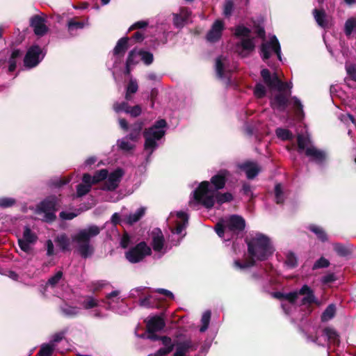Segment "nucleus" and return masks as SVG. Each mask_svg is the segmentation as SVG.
Listing matches in <instances>:
<instances>
[{"instance_id":"nucleus-31","label":"nucleus","mask_w":356,"mask_h":356,"mask_svg":"<svg viewBox=\"0 0 356 356\" xmlns=\"http://www.w3.org/2000/svg\"><path fill=\"white\" fill-rule=\"evenodd\" d=\"M227 60L223 57H219L216 59V70L217 76L220 79H225L229 76V72L225 69Z\"/></svg>"},{"instance_id":"nucleus-11","label":"nucleus","mask_w":356,"mask_h":356,"mask_svg":"<svg viewBox=\"0 0 356 356\" xmlns=\"http://www.w3.org/2000/svg\"><path fill=\"white\" fill-rule=\"evenodd\" d=\"M151 252V248L145 242H140L134 248L128 250L125 257L129 262L137 263L147 255H149Z\"/></svg>"},{"instance_id":"nucleus-51","label":"nucleus","mask_w":356,"mask_h":356,"mask_svg":"<svg viewBox=\"0 0 356 356\" xmlns=\"http://www.w3.org/2000/svg\"><path fill=\"white\" fill-rule=\"evenodd\" d=\"M15 203L14 199L10 197H1L0 198V207L7 208L12 207Z\"/></svg>"},{"instance_id":"nucleus-13","label":"nucleus","mask_w":356,"mask_h":356,"mask_svg":"<svg viewBox=\"0 0 356 356\" xmlns=\"http://www.w3.org/2000/svg\"><path fill=\"white\" fill-rule=\"evenodd\" d=\"M188 215L182 211L170 213L168 218L169 224H175V227L172 229L173 234L177 235L182 234V232L186 228L188 223Z\"/></svg>"},{"instance_id":"nucleus-43","label":"nucleus","mask_w":356,"mask_h":356,"mask_svg":"<svg viewBox=\"0 0 356 356\" xmlns=\"http://www.w3.org/2000/svg\"><path fill=\"white\" fill-rule=\"evenodd\" d=\"M276 135L279 138L282 140H291L293 138V134L286 129L278 128L276 129Z\"/></svg>"},{"instance_id":"nucleus-32","label":"nucleus","mask_w":356,"mask_h":356,"mask_svg":"<svg viewBox=\"0 0 356 356\" xmlns=\"http://www.w3.org/2000/svg\"><path fill=\"white\" fill-rule=\"evenodd\" d=\"M192 343L189 340L177 343L175 345V352L173 356H186L188 350L192 348Z\"/></svg>"},{"instance_id":"nucleus-27","label":"nucleus","mask_w":356,"mask_h":356,"mask_svg":"<svg viewBox=\"0 0 356 356\" xmlns=\"http://www.w3.org/2000/svg\"><path fill=\"white\" fill-rule=\"evenodd\" d=\"M191 15V12L185 8L180 9V12L178 14H174V24L177 27H182L187 23Z\"/></svg>"},{"instance_id":"nucleus-61","label":"nucleus","mask_w":356,"mask_h":356,"mask_svg":"<svg viewBox=\"0 0 356 356\" xmlns=\"http://www.w3.org/2000/svg\"><path fill=\"white\" fill-rule=\"evenodd\" d=\"M346 70L351 79L356 81V67L354 65H347Z\"/></svg>"},{"instance_id":"nucleus-3","label":"nucleus","mask_w":356,"mask_h":356,"mask_svg":"<svg viewBox=\"0 0 356 356\" xmlns=\"http://www.w3.org/2000/svg\"><path fill=\"white\" fill-rule=\"evenodd\" d=\"M100 231V227L92 225L78 230L72 236V241L76 244L77 251L82 257L87 258L92 254L94 248L90 241L97 236Z\"/></svg>"},{"instance_id":"nucleus-22","label":"nucleus","mask_w":356,"mask_h":356,"mask_svg":"<svg viewBox=\"0 0 356 356\" xmlns=\"http://www.w3.org/2000/svg\"><path fill=\"white\" fill-rule=\"evenodd\" d=\"M229 175V172L226 170H220L216 175L211 177V183L214 186L213 190L218 191L224 188L226 180Z\"/></svg>"},{"instance_id":"nucleus-24","label":"nucleus","mask_w":356,"mask_h":356,"mask_svg":"<svg viewBox=\"0 0 356 356\" xmlns=\"http://www.w3.org/2000/svg\"><path fill=\"white\" fill-rule=\"evenodd\" d=\"M163 347L161 348L154 355L149 356H164L170 353L175 346L176 343H173L172 339L168 337H162L160 338Z\"/></svg>"},{"instance_id":"nucleus-10","label":"nucleus","mask_w":356,"mask_h":356,"mask_svg":"<svg viewBox=\"0 0 356 356\" xmlns=\"http://www.w3.org/2000/svg\"><path fill=\"white\" fill-rule=\"evenodd\" d=\"M261 74L265 83L270 89H275L279 92H284L286 89L290 90L292 88L291 83L282 82L279 79L277 73H274L273 75H271L269 70L267 69L262 70Z\"/></svg>"},{"instance_id":"nucleus-39","label":"nucleus","mask_w":356,"mask_h":356,"mask_svg":"<svg viewBox=\"0 0 356 356\" xmlns=\"http://www.w3.org/2000/svg\"><path fill=\"white\" fill-rule=\"evenodd\" d=\"M108 176L107 170L103 169L97 171L93 177H91L90 183L91 184H97L102 180H104Z\"/></svg>"},{"instance_id":"nucleus-44","label":"nucleus","mask_w":356,"mask_h":356,"mask_svg":"<svg viewBox=\"0 0 356 356\" xmlns=\"http://www.w3.org/2000/svg\"><path fill=\"white\" fill-rule=\"evenodd\" d=\"M210 318H211V312L209 311H206L205 312H204V314H202V319H201L202 325L201 326V327L200 329V331L201 332H205L207 330V329L208 328Z\"/></svg>"},{"instance_id":"nucleus-35","label":"nucleus","mask_w":356,"mask_h":356,"mask_svg":"<svg viewBox=\"0 0 356 356\" xmlns=\"http://www.w3.org/2000/svg\"><path fill=\"white\" fill-rule=\"evenodd\" d=\"M130 140L128 137H125L121 140H118V146L119 148L124 152H129L133 149L135 147V145Z\"/></svg>"},{"instance_id":"nucleus-2","label":"nucleus","mask_w":356,"mask_h":356,"mask_svg":"<svg viewBox=\"0 0 356 356\" xmlns=\"http://www.w3.org/2000/svg\"><path fill=\"white\" fill-rule=\"evenodd\" d=\"M248 252L251 259L244 264L239 261H234V266L239 269H244L254 265V259L265 260L271 255L274 251L269 238L261 234H256L248 241Z\"/></svg>"},{"instance_id":"nucleus-41","label":"nucleus","mask_w":356,"mask_h":356,"mask_svg":"<svg viewBox=\"0 0 356 356\" xmlns=\"http://www.w3.org/2000/svg\"><path fill=\"white\" fill-rule=\"evenodd\" d=\"M138 88V83L136 80L131 79L127 88V92L125 98L126 99L129 100L131 99V95L134 94L137 92Z\"/></svg>"},{"instance_id":"nucleus-29","label":"nucleus","mask_w":356,"mask_h":356,"mask_svg":"<svg viewBox=\"0 0 356 356\" xmlns=\"http://www.w3.org/2000/svg\"><path fill=\"white\" fill-rule=\"evenodd\" d=\"M83 307L86 309H92L95 308V310L92 312V315L95 317H102L103 314L99 310V302L98 301L92 298V296H88L86 300L82 302Z\"/></svg>"},{"instance_id":"nucleus-20","label":"nucleus","mask_w":356,"mask_h":356,"mask_svg":"<svg viewBox=\"0 0 356 356\" xmlns=\"http://www.w3.org/2000/svg\"><path fill=\"white\" fill-rule=\"evenodd\" d=\"M123 172L122 170L118 169L110 175L108 174L106 180L103 187L104 190L113 191L118 186L120 181L121 177H122Z\"/></svg>"},{"instance_id":"nucleus-58","label":"nucleus","mask_w":356,"mask_h":356,"mask_svg":"<svg viewBox=\"0 0 356 356\" xmlns=\"http://www.w3.org/2000/svg\"><path fill=\"white\" fill-rule=\"evenodd\" d=\"M328 265H329V261L326 259L322 257L314 264L313 268L314 269L319 268H325V267L328 266Z\"/></svg>"},{"instance_id":"nucleus-18","label":"nucleus","mask_w":356,"mask_h":356,"mask_svg":"<svg viewBox=\"0 0 356 356\" xmlns=\"http://www.w3.org/2000/svg\"><path fill=\"white\" fill-rule=\"evenodd\" d=\"M147 327L149 334L148 338L152 340L158 339L154 332L161 330L165 327V322L161 316H154L150 318L147 323Z\"/></svg>"},{"instance_id":"nucleus-26","label":"nucleus","mask_w":356,"mask_h":356,"mask_svg":"<svg viewBox=\"0 0 356 356\" xmlns=\"http://www.w3.org/2000/svg\"><path fill=\"white\" fill-rule=\"evenodd\" d=\"M239 168L245 171L248 179L254 178L260 172L261 168L254 162L248 161L239 165Z\"/></svg>"},{"instance_id":"nucleus-60","label":"nucleus","mask_w":356,"mask_h":356,"mask_svg":"<svg viewBox=\"0 0 356 356\" xmlns=\"http://www.w3.org/2000/svg\"><path fill=\"white\" fill-rule=\"evenodd\" d=\"M77 216V213L74 212L62 211L60 213V217L64 220H72Z\"/></svg>"},{"instance_id":"nucleus-36","label":"nucleus","mask_w":356,"mask_h":356,"mask_svg":"<svg viewBox=\"0 0 356 356\" xmlns=\"http://www.w3.org/2000/svg\"><path fill=\"white\" fill-rule=\"evenodd\" d=\"M62 312L64 315L73 317L80 314L81 309L77 307L70 306L65 305L61 308Z\"/></svg>"},{"instance_id":"nucleus-5","label":"nucleus","mask_w":356,"mask_h":356,"mask_svg":"<svg viewBox=\"0 0 356 356\" xmlns=\"http://www.w3.org/2000/svg\"><path fill=\"white\" fill-rule=\"evenodd\" d=\"M302 296L301 302L303 305L310 304L315 301V297L312 291L307 285L303 286L298 292H293L286 295L276 293L274 296L282 298V307L286 314H289L290 309L297 303L300 296Z\"/></svg>"},{"instance_id":"nucleus-21","label":"nucleus","mask_w":356,"mask_h":356,"mask_svg":"<svg viewBox=\"0 0 356 356\" xmlns=\"http://www.w3.org/2000/svg\"><path fill=\"white\" fill-rule=\"evenodd\" d=\"M224 28L225 25L222 20H216L207 35V40L211 42H215L218 41L221 38L222 32L224 30Z\"/></svg>"},{"instance_id":"nucleus-45","label":"nucleus","mask_w":356,"mask_h":356,"mask_svg":"<svg viewBox=\"0 0 356 356\" xmlns=\"http://www.w3.org/2000/svg\"><path fill=\"white\" fill-rule=\"evenodd\" d=\"M314 15L318 24L322 27H325L326 25V23L324 20L325 17V13L323 11L315 9L314 10Z\"/></svg>"},{"instance_id":"nucleus-55","label":"nucleus","mask_w":356,"mask_h":356,"mask_svg":"<svg viewBox=\"0 0 356 356\" xmlns=\"http://www.w3.org/2000/svg\"><path fill=\"white\" fill-rule=\"evenodd\" d=\"M84 23L81 22H76L74 20H70L68 22V29L70 31H72L74 29H82L84 27Z\"/></svg>"},{"instance_id":"nucleus-19","label":"nucleus","mask_w":356,"mask_h":356,"mask_svg":"<svg viewBox=\"0 0 356 356\" xmlns=\"http://www.w3.org/2000/svg\"><path fill=\"white\" fill-rule=\"evenodd\" d=\"M135 56L140 57V60H142L146 65H149L153 61V55L152 54L147 51H137L136 50H133L129 53L127 60L126 72L127 74L130 72V67L131 65L134 63L133 59Z\"/></svg>"},{"instance_id":"nucleus-63","label":"nucleus","mask_w":356,"mask_h":356,"mask_svg":"<svg viewBox=\"0 0 356 356\" xmlns=\"http://www.w3.org/2000/svg\"><path fill=\"white\" fill-rule=\"evenodd\" d=\"M63 338V333H58L53 336L52 339L51 341V344L53 346H56V343L59 341H62Z\"/></svg>"},{"instance_id":"nucleus-56","label":"nucleus","mask_w":356,"mask_h":356,"mask_svg":"<svg viewBox=\"0 0 356 356\" xmlns=\"http://www.w3.org/2000/svg\"><path fill=\"white\" fill-rule=\"evenodd\" d=\"M46 250H47V255L48 257H51L55 254V249L53 242L51 240H47L46 241Z\"/></svg>"},{"instance_id":"nucleus-7","label":"nucleus","mask_w":356,"mask_h":356,"mask_svg":"<svg viewBox=\"0 0 356 356\" xmlns=\"http://www.w3.org/2000/svg\"><path fill=\"white\" fill-rule=\"evenodd\" d=\"M298 145L299 150H305V154L309 157L312 161L321 163L325 159V153L313 146L308 136L299 134L298 136Z\"/></svg>"},{"instance_id":"nucleus-59","label":"nucleus","mask_w":356,"mask_h":356,"mask_svg":"<svg viewBox=\"0 0 356 356\" xmlns=\"http://www.w3.org/2000/svg\"><path fill=\"white\" fill-rule=\"evenodd\" d=\"M334 249L340 255H346L348 252V250L343 245L339 243L334 245Z\"/></svg>"},{"instance_id":"nucleus-12","label":"nucleus","mask_w":356,"mask_h":356,"mask_svg":"<svg viewBox=\"0 0 356 356\" xmlns=\"http://www.w3.org/2000/svg\"><path fill=\"white\" fill-rule=\"evenodd\" d=\"M261 52L263 60H266L270 58L273 54L277 56V58L282 60L281 47L276 36L273 35L269 40L264 42L261 47Z\"/></svg>"},{"instance_id":"nucleus-40","label":"nucleus","mask_w":356,"mask_h":356,"mask_svg":"<svg viewBox=\"0 0 356 356\" xmlns=\"http://www.w3.org/2000/svg\"><path fill=\"white\" fill-rule=\"evenodd\" d=\"M324 334L327 337L330 343H338L339 336L334 330L332 328H325L324 330Z\"/></svg>"},{"instance_id":"nucleus-64","label":"nucleus","mask_w":356,"mask_h":356,"mask_svg":"<svg viewBox=\"0 0 356 356\" xmlns=\"http://www.w3.org/2000/svg\"><path fill=\"white\" fill-rule=\"evenodd\" d=\"M129 241H130V238L128 236V234H124L120 241L121 246L124 248H126L129 245Z\"/></svg>"},{"instance_id":"nucleus-4","label":"nucleus","mask_w":356,"mask_h":356,"mask_svg":"<svg viewBox=\"0 0 356 356\" xmlns=\"http://www.w3.org/2000/svg\"><path fill=\"white\" fill-rule=\"evenodd\" d=\"M245 226V220L239 216L232 215L222 219L216 225V232L218 235L229 241L234 234L242 231Z\"/></svg>"},{"instance_id":"nucleus-17","label":"nucleus","mask_w":356,"mask_h":356,"mask_svg":"<svg viewBox=\"0 0 356 356\" xmlns=\"http://www.w3.org/2000/svg\"><path fill=\"white\" fill-rule=\"evenodd\" d=\"M37 241V236L29 227L24 229L23 236L19 238L18 243L19 248L26 253L31 250V245Z\"/></svg>"},{"instance_id":"nucleus-38","label":"nucleus","mask_w":356,"mask_h":356,"mask_svg":"<svg viewBox=\"0 0 356 356\" xmlns=\"http://www.w3.org/2000/svg\"><path fill=\"white\" fill-rule=\"evenodd\" d=\"M157 300V297L154 295H149V296L142 299L140 302V305L145 307H156L157 304L155 300Z\"/></svg>"},{"instance_id":"nucleus-25","label":"nucleus","mask_w":356,"mask_h":356,"mask_svg":"<svg viewBox=\"0 0 356 356\" xmlns=\"http://www.w3.org/2000/svg\"><path fill=\"white\" fill-rule=\"evenodd\" d=\"M288 97L282 93L275 95L270 99V104L274 110L284 111L288 104Z\"/></svg>"},{"instance_id":"nucleus-49","label":"nucleus","mask_w":356,"mask_h":356,"mask_svg":"<svg viewBox=\"0 0 356 356\" xmlns=\"http://www.w3.org/2000/svg\"><path fill=\"white\" fill-rule=\"evenodd\" d=\"M55 347L51 343L43 345L39 352L40 356H49L54 350Z\"/></svg>"},{"instance_id":"nucleus-15","label":"nucleus","mask_w":356,"mask_h":356,"mask_svg":"<svg viewBox=\"0 0 356 356\" xmlns=\"http://www.w3.org/2000/svg\"><path fill=\"white\" fill-rule=\"evenodd\" d=\"M44 53L38 45L31 47L25 56L24 65L26 67L31 68L35 67L44 58Z\"/></svg>"},{"instance_id":"nucleus-37","label":"nucleus","mask_w":356,"mask_h":356,"mask_svg":"<svg viewBox=\"0 0 356 356\" xmlns=\"http://www.w3.org/2000/svg\"><path fill=\"white\" fill-rule=\"evenodd\" d=\"M142 127V123H136L131 129V132L127 136L128 138H129L132 142H136L140 136Z\"/></svg>"},{"instance_id":"nucleus-9","label":"nucleus","mask_w":356,"mask_h":356,"mask_svg":"<svg viewBox=\"0 0 356 356\" xmlns=\"http://www.w3.org/2000/svg\"><path fill=\"white\" fill-rule=\"evenodd\" d=\"M59 207L57 198L49 197L38 206V211L39 214L42 215L44 220L51 222L56 218L55 211Z\"/></svg>"},{"instance_id":"nucleus-53","label":"nucleus","mask_w":356,"mask_h":356,"mask_svg":"<svg viewBox=\"0 0 356 356\" xmlns=\"http://www.w3.org/2000/svg\"><path fill=\"white\" fill-rule=\"evenodd\" d=\"M129 106L126 102L121 104L115 103L113 105V109L116 113L125 112L127 109H129Z\"/></svg>"},{"instance_id":"nucleus-54","label":"nucleus","mask_w":356,"mask_h":356,"mask_svg":"<svg viewBox=\"0 0 356 356\" xmlns=\"http://www.w3.org/2000/svg\"><path fill=\"white\" fill-rule=\"evenodd\" d=\"M254 92L257 97H258V98L263 97L266 93L265 87L262 84L258 83L255 86Z\"/></svg>"},{"instance_id":"nucleus-33","label":"nucleus","mask_w":356,"mask_h":356,"mask_svg":"<svg viewBox=\"0 0 356 356\" xmlns=\"http://www.w3.org/2000/svg\"><path fill=\"white\" fill-rule=\"evenodd\" d=\"M55 242L63 251H70L71 250V240L65 234L57 236Z\"/></svg>"},{"instance_id":"nucleus-46","label":"nucleus","mask_w":356,"mask_h":356,"mask_svg":"<svg viewBox=\"0 0 356 356\" xmlns=\"http://www.w3.org/2000/svg\"><path fill=\"white\" fill-rule=\"evenodd\" d=\"M309 229L314 232L321 241H324L327 239L326 234L321 227L316 225H311Z\"/></svg>"},{"instance_id":"nucleus-6","label":"nucleus","mask_w":356,"mask_h":356,"mask_svg":"<svg viewBox=\"0 0 356 356\" xmlns=\"http://www.w3.org/2000/svg\"><path fill=\"white\" fill-rule=\"evenodd\" d=\"M165 126V121L164 120H160L157 121L154 126L145 131V150L149 152V155H151L158 147V141L161 140L165 134L164 128Z\"/></svg>"},{"instance_id":"nucleus-47","label":"nucleus","mask_w":356,"mask_h":356,"mask_svg":"<svg viewBox=\"0 0 356 356\" xmlns=\"http://www.w3.org/2000/svg\"><path fill=\"white\" fill-rule=\"evenodd\" d=\"M285 264L289 268L296 267L297 266V258L296 255L292 252L287 253Z\"/></svg>"},{"instance_id":"nucleus-62","label":"nucleus","mask_w":356,"mask_h":356,"mask_svg":"<svg viewBox=\"0 0 356 356\" xmlns=\"http://www.w3.org/2000/svg\"><path fill=\"white\" fill-rule=\"evenodd\" d=\"M293 106L297 108L296 113L299 115L302 113V105L300 101L296 97L293 98Z\"/></svg>"},{"instance_id":"nucleus-42","label":"nucleus","mask_w":356,"mask_h":356,"mask_svg":"<svg viewBox=\"0 0 356 356\" xmlns=\"http://www.w3.org/2000/svg\"><path fill=\"white\" fill-rule=\"evenodd\" d=\"M335 314V307L333 305H329L321 316L323 321H327L334 317Z\"/></svg>"},{"instance_id":"nucleus-48","label":"nucleus","mask_w":356,"mask_h":356,"mask_svg":"<svg viewBox=\"0 0 356 356\" xmlns=\"http://www.w3.org/2000/svg\"><path fill=\"white\" fill-rule=\"evenodd\" d=\"M62 276L63 273L61 271H58L54 276L49 279L47 286H55L61 280Z\"/></svg>"},{"instance_id":"nucleus-1","label":"nucleus","mask_w":356,"mask_h":356,"mask_svg":"<svg viewBox=\"0 0 356 356\" xmlns=\"http://www.w3.org/2000/svg\"><path fill=\"white\" fill-rule=\"evenodd\" d=\"M232 195L229 193H220L216 190H213L209 181H202L193 191V196L189 201V206L193 209H197L199 205H202L207 209L213 207L216 201L219 204L230 202Z\"/></svg>"},{"instance_id":"nucleus-57","label":"nucleus","mask_w":356,"mask_h":356,"mask_svg":"<svg viewBox=\"0 0 356 356\" xmlns=\"http://www.w3.org/2000/svg\"><path fill=\"white\" fill-rule=\"evenodd\" d=\"M126 113H129L133 117L138 116L141 113V108L139 106L129 107V109L126 110Z\"/></svg>"},{"instance_id":"nucleus-16","label":"nucleus","mask_w":356,"mask_h":356,"mask_svg":"<svg viewBox=\"0 0 356 356\" xmlns=\"http://www.w3.org/2000/svg\"><path fill=\"white\" fill-rule=\"evenodd\" d=\"M119 291H114L109 293L105 300V304L111 309H113L118 313L124 312L125 305L123 300L119 296Z\"/></svg>"},{"instance_id":"nucleus-14","label":"nucleus","mask_w":356,"mask_h":356,"mask_svg":"<svg viewBox=\"0 0 356 356\" xmlns=\"http://www.w3.org/2000/svg\"><path fill=\"white\" fill-rule=\"evenodd\" d=\"M151 245L153 250L158 254L159 257L163 255L168 250V248L164 243V236L161 229H154L152 231Z\"/></svg>"},{"instance_id":"nucleus-23","label":"nucleus","mask_w":356,"mask_h":356,"mask_svg":"<svg viewBox=\"0 0 356 356\" xmlns=\"http://www.w3.org/2000/svg\"><path fill=\"white\" fill-rule=\"evenodd\" d=\"M31 25L33 28L34 33L37 35H43L48 30L45 25L44 19L38 15L31 18Z\"/></svg>"},{"instance_id":"nucleus-30","label":"nucleus","mask_w":356,"mask_h":356,"mask_svg":"<svg viewBox=\"0 0 356 356\" xmlns=\"http://www.w3.org/2000/svg\"><path fill=\"white\" fill-rule=\"evenodd\" d=\"M82 180L83 183L79 184L76 188V193L79 197H81L87 194L92 186V184L90 182L91 180V176L89 174H84Z\"/></svg>"},{"instance_id":"nucleus-52","label":"nucleus","mask_w":356,"mask_h":356,"mask_svg":"<svg viewBox=\"0 0 356 356\" xmlns=\"http://www.w3.org/2000/svg\"><path fill=\"white\" fill-rule=\"evenodd\" d=\"M234 3L232 1L227 0L225 1L224 5L223 13L225 16H229L233 10Z\"/></svg>"},{"instance_id":"nucleus-28","label":"nucleus","mask_w":356,"mask_h":356,"mask_svg":"<svg viewBox=\"0 0 356 356\" xmlns=\"http://www.w3.org/2000/svg\"><path fill=\"white\" fill-rule=\"evenodd\" d=\"M128 38H121L117 43L113 50L115 62L117 63L124 54L128 47Z\"/></svg>"},{"instance_id":"nucleus-50","label":"nucleus","mask_w":356,"mask_h":356,"mask_svg":"<svg viewBox=\"0 0 356 356\" xmlns=\"http://www.w3.org/2000/svg\"><path fill=\"white\" fill-rule=\"evenodd\" d=\"M275 199L277 203L280 204L283 202V193H282V185L277 184L275 187Z\"/></svg>"},{"instance_id":"nucleus-8","label":"nucleus","mask_w":356,"mask_h":356,"mask_svg":"<svg viewBox=\"0 0 356 356\" xmlns=\"http://www.w3.org/2000/svg\"><path fill=\"white\" fill-rule=\"evenodd\" d=\"M250 30L243 26H238L235 29V35L243 37L241 41L237 44L236 51L242 57L247 56L254 49L253 39L248 38Z\"/></svg>"},{"instance_id":"nucleus-34","label":"nucleus","mask_w":356,"mask_h":356,"mask_svg":"<svg viewBox=\"0 0 356 356\" xmlns=\"http://www.w3.org/2000/svg\"><path fill=\"white\" fill-rule=\"evenodd\" d=\"M146 209L145 207L139 208L135 213H131L125 218L128 224H133L138 221L145 214Z\"/></svg>"}]
</instances>
